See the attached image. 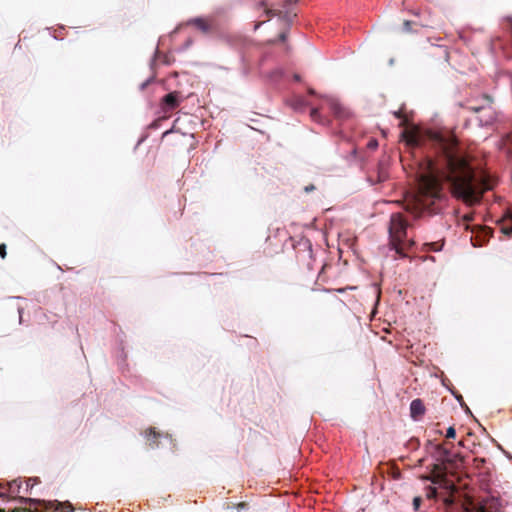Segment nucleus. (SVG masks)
Masks as SVG:
<instances>
[{
	"label": "nucleus",
	"mask_w": 512,
	"mask_h": 512,
	"mask_svg": "<svg viewBox=\"0 0 512 512\" xmlns=\"http://www.w3.org/2000/svg\"><path fill=\"white\" fill-rule=\"evenodd\" d=\"M407 228L408 222L403 218L402 214H391L388 226L390 246L400 257L406 256L403 252L404 247L412 244L407 239Z\"/></svg>",
	"instance_id": "obj_2"
},
{
	"label": "nucleus",
	"mask_w": 512,
	"mask_h": 512,
	"mask_svg": "<svg viewBox=\"0 0 512 512\" xmlns=\"http://www.w3.org/2000/svg\"><path fill=\"white\" fill-rule=\"evenodd\" d=\"M471 109L474 112L480 114L477 118L480 126H488L493 123L494 113L490 106L471 107Z\"/></svg>",
	"instance_id": "obj_5"
},
{
	"label": "nucleus",
	"mask_w": 512,
	"mask_h": 512,
	"mask_svg": "<svg viewBox=\"0 0 512 512\" xmlns=\"http://www.w3.org/2000/svg\"><path fill=\"white\" fill-rule=\"evenodd\" d=\"M305 105H306L305 101L301 98L296 99L292 104V106L295 110H301Z\"/></svg>",
	"instance_id": "obj_17"
},
{
	"label": "nucleus",
	"mask_w": 512,
	"mask_h": 512,
	"mask_svg": "<svg viewBox=\"0 0 512 512\" xmlns=\"http://www.w3.org/2000/svg\"><path fill=\"white\" fill-rule=\"evenodd\" d=\"M293 78H294V80H295V81H300V79H301V78H300V75H298V74H295V75L293 76Z\"/></svg>",
	"instance_id": "obj_35"
},
{
	"label": "nucleus",
	"mask_w": 512,
	"mask_h": 512,
	"mask_svg": "<svg viewBox=\"0 0 512 512\" xmlns=\"http://www.w3.org/2000/svg\"><path fill=\"white\" fill-rule=\"evenodd\" d=\"M452 394L455 396L456 400L459 402L460 406L463 407L465 402L463 401V398L460 394H456L452 392Z\"/></svg>",
	"instance_id": "obj_23"
},
{
	"label": "nucleus",
	"mask_w": 512,
	"mask_h": 512,
	"mask_svg": "<svg viewBox=\"0 0 512 512\" xmlns=\"http://www.w3.org/2000/svg\"><path fill=\"white\" fill-rule=\"evenodd\" d=\"M506 145H510L512 147V135H507Z\"/></svg>",
	"instance_id": "obj_30"
},
{
	"label": "nucleus",
	"mask_w": 512,
	"mask_h": 512,
	"mask_svg": "<svg viewBox=\"0 0 512 512\" xmlns=\"http://www.w3.org/2000/svg\"><path fill=\"white\" fill-rule=\"evenodd\" d=\"M18 311H19L20 318H21V317H22V316H21L22 310H21V309H19Z\"/></svg>",
	"instance_id": "obj_43"
},
{
	"label": "nucleus",
	"mask_w": 512,
	"mask_h": 512,
	"mask_svg": "<svg viewBox=\"0 0 512 512\" xmlns=\"http://www.w3.org/2000/svg\"><path fill=\"white\" fill-rule=\"evenodd\" d=\"M421 503V497H414L412 504L415 511H417L420 508Z\"/></svg>",
	"instance_id": "obj_20"
},
{
	"label": "nucleus",
	"mask_w": 512,
	"mask_h": 512,
	"mask_svg": "<svg viewBox=\"0 0 512 512\" xmlns=\"http://www.w3.org/2000/svg\"><path fill=\"white\" fill-rule=\"evenodd\" d=\"M283 75V70L282 69H275L274 71H272L269 75V77L272 79V80H275V79H279L281 78Z\"/></svg>",
	"instance_id": "obj_18"
},
{
	"label": "nucleus",
	"mask_w": 512,
	"mask_h": 512,
	"mask_svg": "<svg viewBox=\"0 0 512 512\" xmlns=\"http://www.w3.org/2000/svg\"><path fill=\"white\" fill-rule=\"evenodd\" d=\"M283 18L285 19V21L291 22V15L288 11L285 12V15L283 16Z\"/></svg>",
	"instance_id": "obj_27"
},
{
	"label": "nucleus",
	"mask_w": 512,
	"mask_h": 512,
	"mask_svg": "<svg viewBox=\"0 0 512 512\" xmlns=\"http://www.w3.org/2000/svg\"><path fill=\"white\" fill-rule=\"evenodd\" d=\"M378 146V143L376 140H372L369 142V147L376 148Z\"/></svg>",
	"instance_id": "obj_31"
},
{
	"label": "nucleus",
	"mask_w": 512,
	"mask_h": 512,
	"mask_svg": "<svg viewBox=\"0 0 512 512\" xmlns=\"http://www.w3.org/2000/svg\"><path fill=\"white\" fill-rule=\"evenodd\" d=\"M402 139L410 147L430 146L435 151V159H429L420 179L418 194L410 212L415 218L423 213L436 214L444 200L443 184L449 183L456 197L470 204L480 200L483 190L491 186L475 173L463 171L464 160L459 155L457 144L451 137L440 132L424 130L414 124L401 132Z\"/></svg>",
	"instance_id": "obj_1"
},
{
	"label": "nucleus",
	"mask_w": 512,
	"mask_h": 512,
	"mask_svg": "<svg viewBox=\"0 0 512 512\" xmlns=\"http://www.w3.org/2000/svg\"><path fill=\"white\" fill-rule=\"evenodd\" d=\"M507 219L510 221V225H502L501 232L507 236H512V212L509 211L506 214Z\"/></svg>",
	"instance_id": "obj_13"
},
{
	"label": "nucleus",
	"mask_w": 512,
	"mask_h": 512,
	"mask_svg": "<svg viewBox=\"0 0 512 512\" xmlns=\"http://www.w3.org/2000/svg\"><path fill=\"white\" fill-rule=\"evenodd\" d=\"M426 496L430 499H437L438 497V489L436 486H427L426 487Z\"/></svg>",
	"instance_id": "obj_15"
},
{
	"label": "nucleus",
	"mask_w": 512,
	"mask_h": 512,
	"mask_svg": "<svg viewBox=\"0 0 512 512\" xmlns=\"http://www.w3.org/2000/svg\"><path fill=\"white\" fill-rule=\"evenodd\" d=\"M403 28H404L405 31H410V29H411V22L410 21H405L404 25H403Z\"/></svg>",
	"instance_id": "obj_26"
},
{
	"label": "nucleus",
	"mask_w": 512,
	"mask_h": 512,
	"mask_svg": "<svg viewBox=\"0 0 512 512\" xmlns=\"http://www.w3.org/2000/svg\"><path fill=\"white\" fill-rule=\"evenodd\" d=\"M153 77H150L148 78L146 81H144L141 85H140V90H144L152 81H153Z\"/></svg>",
	"instance_id": "obj_22"
},
{
	"label": "nucleus",
	"mask_w": 512,
	"mask_h": 512,
	"mask_svg": "<svg viewBox=\"0 0 512 512\" xmlns=\"http://www.w3.org/2000/svg\"><path fill=\"white\" fill-rule=\"evenodd\" d=\"M423 479L430 481L432 484L439 486L449 493V495L443 499L446 506H452L454 504L453 494L456 491V486L453 482L449 481L444 474L425 476Z\"/></svg>",
	"instance_id": "obj_3"
},
{
	"label": "nucleus",
	"mask_w": 512,
	"mask_h": 512,
	"mask_svg": "<svg viewBox=\"0 0 512 512\" xmlns=\"http://www.w3.org/2000/svg\"><path fill=\"white\" fill-rule=\"evenodd\" d=\"M17 501L21 504H42L45 509H53L55 511L61 510V512H72L74 509L72 507V504L68 501L66 502H59L57 500L55 501H45V500H38L34 498H26V497H18Z\"/></svg>",
	"instance_id": "obj_4"
},
{
	"label": "nucleus",
	"mask_w": 512,
	"mask_h": 512,
	"mask_svg": "<svg viewBox=\"0 0 512 512\" xmlns=\"http://www.w3.org/2000/svg\"><path fill=\"white\" fill-rule=\"evenodd\" d=\"M394 115L397 117V118H401L402 117V111L401 110H398V111H395L394 112Z\"/></svg>",
	"instance_id": "obj_33"
},
{
	"label": "nucleus",
	"mask_w": 512,
	"mask_h": 512,
	"mask_svg": "<svg viewBox=\"0 0 512 512\" xmlns=\"http://www.w3.org/2000/svg\"><path fill=\"white\" fill-rule=\"evenodd\" d=\"M160 434L156 433L155 430L153 428H150L148 430V433L146 434V437L148 438V441H149V445L154 448L156 446L155 444V439L157 437H159Z\"/></svg>",
	"instance_id": "obj_14"
},
{
	"label": "nucleus",
	"mask_w": 512,
	"mask_h": 512,
	"mask_svg": "<svg viewBox=\"0 0 512 512\" xmlns=\"http://www.w3.org/2000/svg\"><path fill=\"white\" fill-rule=\"evenodd\" d=\"M314 189H315V186H314V185H308V186H306V187L304 188V191L308 193V192L313 191Z\"/></svg>",
	"instance_id": "obj_28"
},
{
	"label": "nucleus",
	"mask_w": 512,
	"mask_h": 512,
	"mask_svg": "<svg viewBox=\"0 0 512 512\" xmlns=\"http://www.w3.org/2000/svg\"><path fill=\"white\" fill-rule=\"evenodd\" d=\"M262 25V23H258L255 25L254 29L257 30L260 26Z\"/></svg>",
	"instance_id": "obj_37"
},
{
	"label": "nucleus",
	"mask_w": 512,
	"mask_h": 512,
	"mask_svg": "<svg viewBox=\"0 0 512 512\" xmlns=\"http://www.w3.org/2000/svg\"><path fill=\"white\" fill-rule=\"evenodd\" d=\"M325 101L327 102L328 106L332 110L335 116L337 117H344L346 115L345 109L335 96L332 95H325L323 96Z\"/></svg>",
	"instance_id": "obj_6"
},
{
	"label": "nucleus",
	"mask_w": 512,
	"mask_h": 512,
	"mask_svg": "<svg viewBox=\"0 0 512 512\" xmlns=\"http://www.w3.org/2000/svg\"><path fill=\"white\" fill-rule=\"evenodd\" d=\"M171 132V130H167L164 132L163 136H166L167 134H169Z\"/></svg>",
	"instance_id": "obj_40"
},
{
	"label": "nucleus",
	"mask_w": 512,
	"mask_h": 512,
	"mask_svg": "<svg viewBox=\"0 0 512 512\" xmlns=\"http://www.w3.org/2000/svg\"><path fill=\"white\" fill-rule=\"evenodd\" d=\"M157 54H158V48H156L154 56L156 57Z\"/></svg>",
	"instance_id": "obj_42"
},
{
	"label": "nucleus",
	"mask_w": 512,
	"mask_h": 512,
	"mask_svg": "<svg viewBox=\"0 0 512 512\" xmlns=\"http://www.w3.org/2000/svg\"><path fill=\"white\" fill-rule=\"evenodd\" d=\"M462 408L464 409L465 413L472 415L469 407L466 404H464V406Z\"/></svg>",
	"instance_id": "obj_32"
},
{
	"label": "nucleus",
	"mask_w": 512,
	"mask_h": 512,
	"mask_svg": "<svg viewBox=\"0 0 512 512\" xmlns=\"http://www.w3.org/2000/svg\"><path fill=\"white\" fill-rule=\"evenodd\" d=\"M191 43H192V41H191V40L187 41V42H186V47L190 46V45H191Z\"/></svg>",
	"instance_id": "obj_38"
},
{
	"label": "nucleus",
	"mask_w": 512,
	"mask_h": 512,
	"mask_svg": "<svg viewBox=\"0 0 512 512\" xmlns=\"http://www.w3.org/2000/svg\"><path fill=\"white\" fill-rule=\"evenodd\" d=\"M311 117L314 119V120H317L318 117H319V111L317 108H312L311 109Z\"/></svg>",
	"instance_id": "obj_24"
},
{
	"label": "nucleus",
	"mask_w": 512,
	"mask_h": 512,
	"mask_svg": "<svg viewBox=\"0 0 512 512\" xmlns=\"http://www.w3.org/2000/svg\"><path fill=\"white\" fill-rule=\"evenodd\" d=\"M286 39H287V32H282V33L279 34V40L281 42H285Z\"/></svg>",
	"instance_id": "obj_25"
},
{
	"label": "nucleus",
	"mask_w": 512,
	"mask_h": 512,
	"mask_svg": "<svg viewBox=\"0 0 512 512\" xmlns=\"http://www.w3.org/2000/svg\"><path fill=\"white\" fill-rule=\"evenodd\" d=\"M435 453V458L437 461L443 464H448V461H451L452 452L449 449L441 445H437L435 447Z\"/></svg>",
	"instance_id": "obj_7"
},
{
	"label": "nucleus",
	"mask_w": 512,
	"mask_h": 512,
	"mask_svg": "<svg viewBox=\"0 0 512 512\" xmlns=\"http://www.w3.org/2000/svg\"><path fill=\"white\" fill-rule=\"evenodd\" d=\"M456 436V430L454 427L450 426L446 431V437L447 438H455Z\"/></svg>",
	"instance_id": "obj_21"
},
{
	"label": "nucleus",
	"mask_w": 512,
	"mask_h": 512,
	"mask_svg": "<svg viewBox=\"0 0 512 512\" xmlns=\"http://www.w3.org/2000/svg\"><path fill=\"white\" fill-rule=\"evenodd\" d=\"M463 461V457L459 453H452L451 461H448V464L451 466H457L459 462Z\"/></svg>",
	"instance_id": "obj_16"
},
{
	"label": "nucleus",
	"mask_w": 512,
	"mask_h": 512,
	"mask_svg": "<svg viewBox=\"0 0 512 512\" xmlns=\"http://www.w3.org/2000/svg\"><path fill=\"white\" fill-rule=\"evenodd\" d=\"M290 2H292V0H289ZM297 0H293V2H296Z\"/></svg>",
	"instance_id": "obj_44"
},
{
	"label": "nucleus",
	"mask_w": 512,
	"mask_h": 512,
	"mask_svg": "<svg viewBox=\"0 0 512 512\" xmlns=\"http://www.w3.org/2000/svg\"><path fill=\"white\" fill-rule=\"evenodd\" d=\"M188 24H192L196 26L203 33H207L210 31V26L208 23L201 17L192 18L188 21Z\"/></svg>",
	"instance_id": "obj_10"
},
{
	"label": "nucleus",
	"mask_w": 512,
	"mask_h": 512,
	"mask_svg": "<svg viewBox=\"0 0 512 512\" xmlns=\"http://www.w3.org/2000/svg\"><path fill=\"white\" fill-rule=\"evenodd\" d=\"M162 102H163L165 108H167L169 110L176 108L180 103L179 93L174 91V92H170V93L166 94L163 97Z\"/></svg>",
	"instance_id": "obj_8"
},
{
	"label": "nucleus",
	"mask_w": 512,
	"mask_h": 512,
	"mask_svg": "<svg viewBox=\"0 0 512 512\" xmlns=\"http://www.w3.org/2000/svg\"><path fill=\"white\" fill-rule=\"evenodd\" d=\"M309 94H311V95H316V92H315V90H314V89H312V88H311V89H309Z\"/></svg>",
	"instance_id": "obj_36"
},
{
	"label": "nucleus",
	"mask_w": 512,
	"mask_h": 512,
	"mask_svg": "<svg viewBox=\"0 0 512 512\" xmlns=\"http://www.w3.org/2000/svg\"><path fill=\"white\" fill-rule=\"evenodd\" d=\"M425 413V407L421 399H414L410 403V414L413 419H417L419 416Z\"/></svg>",
	"instance_id": "obj_9"
},
{
	"label": "nucleus",
	"mask_w": 512,
	"mask_h": 512,
	"mask_svg": "<svg viewBox=\"0 0 512 512\" xmlns=\"http://www.w3.org/2000/svg\"><path fill=\"white\" fill-rule=\"evenodd\" d=\"M7 486H8V493L14 494V493L20 492L22 483L18 479H15V480L8 482Z\"/></svg>",
	"instance_id": "obj_12"
},
{
	"label": "nucleus",
	"mask_w": 512,
	"mask_h": 512,
	"mask_svg": "<svg viewBox=\"0 0 512 512\" xmlns=\"http://www.w3.org/2000/svg\"><path fill=\"white\" fill-rule=\"evenodd\" d=\"M266 14H267L268 16H275V15H276L272 10H267V11H266Z\"/></svg>",
	"instance_id": "obj_34"
},
{
	"label": "nucleus",
	"mask_w": 512,
	"mask_h": 512,
	"mask_svg": "<svg viewBox=\"0 0 512 512\" xmlns=\"http://www.w3.org/2000/svg\"><path fill=\"white\" fill-rule=\"evenodd\" d=\"M6 496V492H0V497H5Z\"/></svg>",
	"instance_id": "obj_39"
},
{
	"label": "nucleus",
	"mask_w": 512,
	"mask_h": 512,
	"mask_svg": "<svg viewBox=\"0 0 512 512\" xmlns=\"http://www.w3.org/2000/svg\"><path fill=\"white\" fill-rule=\"evenodd\" d=\"M492 236V232L490 229H485L483 231V239L482 236H476L475 238H472V244L474 247L482 246L485 241H487Z\"/></svg>",
	"instance_id": "obj_11"
},
{
	"label": "nucleus",
	"mask_w": 512,
	"mask_h": 512,
	"mask_svg": "<svg viewBox=\"0 0 512 512\" xmlns=\"http://www.w3.org/2000/svg\"><path fill=\"white\" fill-rule=\"evenodd\" d=\"M393 63H394V60H393V59H390L389 64H390V65H393Z\"/></svg>",
	"instance_id": "obj_41"
},
{
	"label": "nucleus",
	"mask_w": 512,
	"mask_h": 512,
	"mask_svg": "<svg viewBox=\"0 0 512 512\" xmlns=\"http://www.w3.org/2000/svg\"><path fill=\"white\" fill-rule=\"evenodd\" d=\"M38 482L37 478H30L28 479V481L26 482V486H25V491L28 492L32 489V487L34 486V484H36Z\"/></svg>",
	"instance_id": "obj_19"
},
{
	"label": "nucleus",
	"mask_w": 512,
	"mask_h": 512,
	"mask_svg": "<svg viewBox=\"0 0 512 512\" xmlns=\"http://www.w3.org/2000/svg\"><path fill=\"white\" fill-rule=\"evenodd\" d=\"M0 249L2 250L0 256L4 257L6 255V246L3 244L0 246Z\"/></svg>",
	"instance_id": "obj_29"
}]
</instances>
